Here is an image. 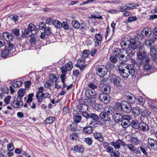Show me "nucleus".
Returning a JSON list of instances; mask_svg holds the SVG:
<instances>
[{
	"mask_svg": "<svg viewBox=\"0 0 157 157\" xmlns=\"http://www.w3.org/2000/svg\"><path fill=\"white\" fill-rule=\"evenodd\" d=\"M124 50L116 48L114 51V54L123 62L129 61L131 56H133L135 52V49L137 48V44L135 40H132L127 42L123 41L121 44Z\"/></svg>",
	"mask_w": 157,
	"mask_h": 157,
	"instance_id": "obj_1",
	"label": "nucleus"
},
{
	"mask_svg": "<svg viewBox=\"0 0 157 157\" xmlns=\"http://www.w3.org/2000/svg\"><path fill=\"white\" fill-rule=\"evenodd\" d=\"M128 65L123 62L118 65L119 70L122 76L125 78H127L130 75L129 70L128 67Z\"/></svg>",
	"mask_w": 157,
	"mask_h": 157,
	"instance_id": "obj_2",
	"label": "nucleus"
},
{
	"mask_svg": "<svg viewBox=\"0 0 157 157\" xmlns=\"http://www.w3.org/2000/svg\"><path fill=\"white\" fill-rule=\"evenodd\" d=\"M95 69L97 73L101 77H104L107 72L106 67L103 65L98 66L96 67Z\"/></svg>",
	"mask_w": 157,
	"mask_h": 157,
	"instance_id": "obj_3",
	"label": "nucleus"
},
{
	"mask_svg": "<svg viewBox=\"0 0 157 157\" xmlns=\"http://www.w3.org/2000/svg\"><path fill=\"white\" fill-rule=\"evenodd\" d=\"M100 101L105 104L109 103L110 100V98L109 95L103 93H100L98 97Z\"/></svg>",
	"mask_w": 157,
	"mask_h": 157,
	"instance_id": "obj_4",
	"label": "nucleus"
},
{
	"mask_svg": "<svg viewBox=\"0 0 157 157\" xmlns=\"http://www.w3.org/2000/svg\"><path fill=\"white\" fill-rule=\"evenodd\" d=\"M146 52H138L137 56L138 59L140 61V63L142 62H144L148 60H150V59L146 56Z\"/></svg>",
	"mask_w": 157,
	"mask_h": 157,
	"instance_id": "obj_5",
	"label": "nucleus"
},
{
	"mask_svg": "<svg viewBox=\"0 0 157 157\" xmlns=\"http://www.w3.org/2000/svg\"><path fill=\"white\" fill-rule=\"evenodd\" d=\"M147 143L149 148L154 150H157V141L156 140L152 138H148Z\"/></svg>",
	"mask_w": 157,
	"mask_h": 157,
	"instance_id": "obj_6",
	"label": "nucleus"
},
{
	"mask_svg": "<svg viewBox=\"0 0 157 157\" xmlns=\"http://www.w3.org/2000/svg\"><path fill=\"white\" fill-rule=\"evenodd\" d=\"M111 145L114 147L115 148L119 149L121 147V145L124 147L126 145L125 143L122 140L118 139L116 141H113L111 143Z\"/></svg>",
	"mask_w": 157,
	"mask_h": 157,
	"instance_id": "obj_7",
	"label": "nucleus"
},
{
	"mask_svg": "<svg viewBox=\"0 0 157 157\" xmlns=\"http://www.w3.org/2000/svg\"><path fill=\"white\" fill-rule=\"evenodd\" d=\"M122 111L126 113H129L132 111V107L130 104L126 101L122 102Z\"/></svg>",
	"mask_w": 157,
	"mask_h": 157,
	"instance_id": "obj_8",
	"label": "nucleus"
},
{
	"mask_svg": "<svg viewBox=\"0 0 157 157\" xmlns=\"http://www.w3.org/2000/svg\"><path fill=\"white\" fill-rule=\"evenodd\" d=\"M73 67L72 63L71 62H69L65 66H63L61 69L62 74H66L67 71H71Z\"/></svg>",
	"mask_w": 157,
	"mask_h": 157,
	"instance_id": "obj_9",
	"label": "nucleus"
},
{
	"mask_svg": "<svg viewBox=\"0 0 157 157\" xmlns=\"http://www.w3.org/2000/svg\"><path fill=\"white\" fill-rule=\"evenodd\" d=\"M150 49V54L151 56V59L155 61H157V49L153 46Z\"/></svg>",
	"mask_w": 157,
	"mask_h": 157,
	"instance_id": "obj_10",
	"label": "nucleus"
},
{
	"mask_svg": "<svg viewBox=\"0 0 157 157\" xmlns=\"http://www.w3.org/2000/svg\"><path fill=\"white\" fill-rule=\"evenodd\" d=\"M99 89L101 91V93L109 95L110 93L111 89L110 87L107 85H104L101 86V85H99Z\"/></svg>",
	"mask_w": 157,
	"mask_h": 157,
	"instance_id": "obj_11",
	"label": "nucleus"
},
{
	"mask_svg": "<svg viewBox=\"0 0 157 157\" xmlns=\"http://www.w3.org/2000/svg\"><path fill=\"white\" fill-rule=\"evenodd\" d=\"M96 98L87 97L84 99V102L88 106L93 105L96 102Z\"/></svg>",
	"mask_w": 157,
	"mask_h": 157,
	"instance_id": "obj_12",
	"label": "nucleus"
},
{
	"mask_svg": "<svg viewBox=\"0 0 157 157\" xmlns=\"http://www.w3.org/2000/svg\"><path fill=\"white\" fill-rule=\"evenodd\" d=\"M73 114V120L75 122L78 123L81 122L82 117L79 113L76 111H74Z\"/></svg>",
	"mask_w": 157,
	"mask_h": 157,
	"instance_id": "obj_13",
	"label": "nucleus"
},
{
	"mask_svg": "<svg viewBox=\"0 0 157 157\" xmlns=\"http://www.w3.org/2000/svg\"><path fill=\"white\" fill-rule=\"evenodd\" d=\"M110 78L114 85L117 86L119 85V84L121 81V79L120 78L116 76L113 74L110 75Z\"/></svg>",
	"mask_w": 157,
	"mask_h": 157,
	"instance_id": "obj_14",
	"label": "nucleus"
},
{
	"mask_svg": "<svg viewBox=\"0 0 157 157\" xmlns=\"http://www.w3.org/2000/svg\"><path fill=\"white\" fill-rule=\"evenodd\" d=\"M78 109L81 112H86L88 109V107L84 102L79 101V103L77 105Z\"/></svg>",
	"mask_w": 157,
	"mask_h": 157,
	"instance_id": "obj_15",
	"label": "nucleus"
},
{
	"mask_svg": "<svg viewBox=\"0 0 157 157\" xmlns=\"http://www.w3.org/2000/svg\"><path fill=\"white\" fill-rule=\"evenodd\" d=\"M86 64H85V60L84 59H79L76 65L77 67H79L81 70H82L86 67Z\"/></svg>",
	"mask_w": 157,
	"mask_h": 157,
	"instance_id": "obj_16",
	"label": "nucleus"
},
{
	"mask_svg": "<svg viewBox=\"0 0 157 157\" xmlns=\"http://www.w3.org/2000/svg\"><path fill=\"white\" fill-rule=\"evenodd\" d=\"M128 67L129 70V73L132 77H135L137 74V71L136 69L133 66L129 65H128Z\"/></svg>",
	"mask_w": 157,
	"mask_h": 157,
	"instance_id": "obj_17",
	"label": "nucleus"
},
{
	"mask_svg": "<svg viewBox=\"0 0 157 157\" xmlns=\"http://www.w3.org/2000/svg\"><path fill=\"white\" fill-rule=\"evenodd\" d=\"M96 93L94 90L88 89L86 90L85 95L86 97L96 98Z\"/></svg>",
	"mask_w": 157,
	"mask_h": 157,
	"instance_id": "obj_18",
	"label": "nucleus"
},
{
	"mask_svg": "<svg viewBox=\"0 0 157 157\" xmlns=\"http://www.w3.org/2000/svg\"><path fill=\"white\" fill-rule=\"evenodd\" d=\"M150 60H148L144 62H142L141 63H144L143 65V68L144 71L146 72L149 71L152 68V66L149 64V61Z\"/></svg>",
	"mask_w": 157,
	"mask_h": 157,
	"instance_id": "obj_19",
	"label": "nucleus"
},
{
	"mask_svg": "<svg viewBox=\"0 0 157 157\" xmlns=\"http://www.w3.org/2000/svg\"><path fill=\"white\" fill-rule=\"evenodd\" d=\"M95 138L101 142L104 140V137L101 133L99 132H95L93 134Z\"/></svg>",
	"mask_w": 157,
	"mask_h": 157,
	"instance_id": "obj_20",
	"label": "nucleus"
},
{
	"mask_svg": "<svg viewBox=\"0 0 157 157\" xmlns=\"http://www.w3.org/2000/svg\"><path fill=\"white\" fill-rule=\"evenodd\" d=\"M113 118L116 122H119L122 121L123 116L120 113H116L113 114Z\"/></svg>",
	"mask_w": 157,
	"mask_h": 157,
	"instance_id": "obj_21",
	"label": "nucleus"
},
{
	"mask_svg": "<svg viewBox=\"0 0 157 157\" xmlns=\"http://www.w3.org/2000/svg\"><path fill=\"white\" fill-rule=\"evenodd\" d=\"M2 36L4 39L7 41H10L12 40L13 37L12 34H10L9 33L5 32L3 33Z\"/></svg>",
	"mask_w": 157,
	"mask_h": 157,
	"instance_id": "obj_22",
	"label": "nucleus"
},
{
	"mask_svg": "<svg viewBox=\"0 0 157 157\" xmlns=\"http://www.w3.org/2000/svg\"><path fill=\"white\" fill-rule=\"evenodd\" d=\"M23 105V102L19 100H15L13 101L11 104V105L14 108H19L21 106Z\"/></svg>",
	"mask_w": 157,
	"mask_h": 157,
	"instance_id": "obj_23",
	"label": "nucleus"
},
{
	"mask_svg": "<svg viewBox=\"0 0 157 157\" xmlns=\"http://www.w3.org/2000/svg\"><path fill=\"white\" fill-rule=\"evenodd\" d=\"M104 148L106 150V151L109 153H112L113 150V148L109 146L108 143L104 142L103 143Z\"/></svg>",
	"mask_w": 157,
	"mask_h": 157,
	"instance_id": "obj_24",
	"label": "nucleus"
},
{
	"mask_svg": "<svg viewBox=\"0 0 157 157\" xmlns=\"http://www.w3.org/2000/svg\"><path fill=\"white\" fill-rule=\"evenodd\" d=\"M99 116L101 118L106 121H108L110 120V116L109 114L105 112L101 113L99 114Z\"/></svg>",
	"mask_w": 157,
	"mask_h": 157,
	"instance_id": "obj_25",
	"label": "nucleus"
},
{
	"mask_svg": "<svg viewBox=\"0 0 157 157\" xmlns=\"http://www.w3.org/2000/svg\"><path fill=\"white\" fill-rule=\"evenodd\" d=\"M139 128L143 131H146L149 130L148 126L145 123L142 122L140 123Z\"/></svg>",
	"mask_w": 157,
	"mask_h": 157,
	"instance_id": "obj_26",
	"label": "nucleus"
},
{
	"mask_svg": "<svg viewBox=\"0 0 157 157\" xmlns=\"http://www.w3.org/2000/svg\"><path fill=\"white\" fill-rule=\"evenodd\" d=\"M5 48L11 52L14 49V47L13 44L10 41H7L5 46Z\"/></svg>",
	"mask_w": 157,
	"mask_h": 157,
	"instance_id": "obj_27",
	"label": "nucleus"
},
{
	"mask_svg": "<svg viewBox=\"0 0 157 157\" xmlns=\"http://www.w3.org/2000/svg\"><path fill=\"white\" fill-rule=\"evenodd\" d=\"M140 123L136 120H132L131 123V124L132 127L135 129H138L139 128Z\"/></svg>",
	"mask_w": 157,
	"mask_h": 157,
	"instance_id": "obj_28",
	"label": "nucleus"
},
{
	"mask_svg": "<svg viewBox=\"0 0 157 157\" xmlns=\"http://www.w3.org/2000/svg\"><path fill=\"white\" fill-rule=\"evenodd\" d=\"M71 24L73 27L76 29H78L80 27V23L78 20H73L72 21Z\"/></svg>",
	"mask_w": 157,
	"mask_h": 157,
	"instance_id": "obj_29",
	"label": "nucleus"
},
{
	"mask_svg": "<svg viewBox=\"0 0 157 157\" xmlns=\"http://www.w3.org/2000/svg\"><path fill=\"white\" fill-rule=\"evenodd\" d=\"M25 90L24 89H20L17 92L18 96L17 97V100H20L23 97L25 94Z\"/></svg>",
	"mask_w": 157,
	"mask_h": 157,
	"instance_id": "obj_30",
	"label": "nucleus"
},
{
	"mask_svg": "<svg viewBox=\"0 0 157 157\" xmlns=\"http://www.w3.org/2000/svg\"><path fill=\"white\" fill-rule=\"evenodd\" d=\"M83 130L85 133L89 134L92 132L93 129L91 126H88L84 127Z\"/></svg>",
	"mask_w": 157,
	"mask_h": 157,
	"instance_id": "obj_31",
	"label": "nucleus"
},
{
	"mask_svg": "<svg viewBox=\"0 0 157 157\" xmlns=\"http://www.w3.org/2000/svg\"><path fill=\"white\" fill-rule=\"evenodd\" d=\"M132 112L134 114L138 115L141 114L142 110L141 109L138 107H134L132 109Z\"/></svg>",
	"mask_w": 157,
	"mask_h": 157,
	"instance_id": "obj_32",
	"label": "nucleus"
},
{
	"mask_svg": "<svg viewBox=\"0 0 157 157\" xmlns=\"http://www.w3.org/2000/svg\"><path fill=\"white\" fill-rule=\"evenodd\" d=\"M55 120V118L52 117H49L47 118L44 121L46 124H50L52 123Z\"/></svg>",
	"mask_w": 157,
	"mask_h": 157,
	"instance_id": "obj_33",
	"label": "nucleus"
},
{
	"mask_svg": "<svg viewBox=\"0 0 157 157\" xmlns=\"http://www.w3.org/2000/svg\"><path fill=\"white\" fill-rule=\"evenodd\" d=\"M130 141L135 145H137L139 144L140 142V140L132 136L130 138Z\"/></svg>",
	"mask_w": 157,
	"mask_h": 157,
	"instance_id": "obj_34",
	"label": "nucleus"
},
{
	"mask_svg": "<svg viewBox=\"0 0 157 157\" xmlns=\"http://www.w3.org/2000/svg\"><path fill=\"white\" fill-rule=\"evenodd\" d=\"M103 106L102 105L99 104H95L94 106H93V109L98 111H101L102 110Z\"/></svg>",
	"mask_w": 157,
	"mask_h": 157,
	"instance_id": "obj_35",
	"label": "nucleus"
},
{
	"mask_svg": "<svg viewBox=\"0 0 157 157\" xmlns=\"http://www.w3.org/2000/svg\"><path fill=\"white\" fill-rule=\"evenodd\" d=\"M90 118L92 119L93 121L96 122L99 121V118L98 116L94 113H90Z\"/></svg>",
	"mask_w": 157,
	"mask_h": 157,
	"instance_id": "obj_36",
	"label": "nucleus"
},
{
	"mask_svg": "<svg viewBox=\"0 0 157 157\" xmlns=\"http://www.w3.org/2000/svg\"><path fill=\"white\" fill-rule=\"evenodd\" d=\"M124 98L126 100H129L130 101L129 102L131 103H134L135 101V98L132 94H131V95H129V96H127Z\"/></svg>",
	"mask_w": 157,
	"mask_h": 157,
	"instance_id": "obj_37",
	"label": "nucleus"
},
{
	"mask_svg": "<svg viewBox=\"0 0 157 157\" xmlns=\"http://www.w3.org/2000/svg\"><path fill=\"white\" fill-rule=\"evenodd\" d=\"M141 33L143 36H149L150 33L149 29L147 28H146L143 29L141 31Z\"/></svg>",
	"mask_w": 157,
	"mask_h": 157,
	"instance_id": "obj_38",
	"label": "nucleus"
},
{
	"mask_svg": "<svg viewBox=\"0 0 157 157\" xmlns=\"http://www.w3.org/2000/svg\"><path fill=\"white\" fill-rule=\"evenodd\" d=\"M57 78L54 74L50 75L48 80L50 81L52 84H54V82H55Z\"/></svg>",
	"mask_w": 157,
	"mask_h": 157,
	"instance_id": "obj_39",
	"label": "nucleus"
},
{
	"mask_svg": "<svg viewBox=\"0 0 157 157\" xmlns=\"http://www.w3.org/2000/svg\"><path fill=\"white\" fill-rule=\"evenodd\" d=\"M33 31L30 30L28 28L25 29L24 33L25 35L27 37H30L32 36Z\"/></svg>",
	"mask_w": 157,
	"mask_h": 157,
	"instance_id": "obj_40",
	"label": "nucleus"
},
{
	"mask_svg": "<svg viewBox=\"0 0 157 157\" xmlns=\"http://www.w3.org/2000/svg\"><path fill=\"white\" fill-rule=\"evenodd\" d=\"M90 53V51L89 50H85L81 52L82 58L84 59L87 57L89 55Z\"/></svg>",
	"mask_w": 157,
	"mask_h": 157,
	"instance_id": "obj_41",
	"label": "nucleus"
},
{
	"mask_svg": "<svg viewBox=\"0 0 157 157\" xmlns=\"http://www.w3.org/2000/svg\"><path fill=\"white\" fill-rule=\"evenodd\" d=\"M127 4H123L121 6H120V8L121 9L120 11L122 12H127L128 9Z\"/></svg>",
	"mask_w": 157,
	"mask_h": 157,
	"instance_id": "obj_42",
	"label": "nucleus"
},
{
	"mask_svg": "<svg viewBox=\"0 0 157 157\" xmlns=\"http://www.w3.org/2000/svg\"><path fill=\"white\" fill-rule=\"evenodd\" d=\"M78 136L77 133L75 132H73L70 135V139L73 141H75L77 139Z\"/></svg>",
	"mask_w": 157,
	"mask_h": 157,
	"instance_id": "obj_43",
	"label": "nucleus"
},
{
	"mask_svg": "<svg viewBox=\"0 0 157 157\" xmlns=\"http://www.w3.org/2000/svg\"><path fill=\"white\" fill-rule=\"evenodd\" d=\"M143 37L144 36L141 33H138L135 36V40L139 42L143 38Z\"/></svg>",
	"mask_w": 157,
	"mask_h": 157,
	"instance_id": "obj_44",
	"label": "nucleus"
},
{
	"mask_svg": "<svg viewBox=\"0 0 157 157\" xmlns=\"http://www.w3.org/2000/svg\"><path fill=\"white\" fill-rule=\"evenodd\" d=\"M113 110L112 107L107 106L105 108V110L107 113L112 115L113 113Z\"/></svg>",
	"mask_w": 157,
	"mask_h": 157,
	"instance_id": "obj_45",
	"label": "nucleus"
},
{
	"mask_svg": "<svg viewBox=\"0 0 157 157\" xmlns=\"http://www.w3.org/2000/svg\"><path fill=\"white\" fill-rule=\"evenodd\" d=\"M74 150L76 152H82L84 151V147L83 146H75L74 148Z\"/></svg>",
	"mask_w": 157,
	"mask_h": 157,
	"instance_id": "obj_46",
	"label": "nucleus"
},
{
	"mask_svg": "<svg viewBox=\"0 0 157 157\" xmlns=\"http://www.w3.org/2000/svg\"><path fill=\"white\" fill-rule=\"evenodd\" d=\"M22 81H15L13 83V86L15 88L20 87L22 85Z\"/></svg>",
	"mask_w": 157,
	"mask_h": 157,
	"instance_id": "obj_47",
	"label": "nucleus"
},
{
	"mask_svg": "<svg viewBox=\"0 0 157 157\" xmlns=\"http://www.w3.org/2000/svg\"><path fill=\"white\" fill-rule=\"evenodd\" d=\"M80 27H81L80 29L83 31L87 30V27L86 24L83 21L81 23Z\"/></svg>",
	"mask_w": 157,
	"mask_h": 157,
	"instance_id": "obj_48",
	"label": "nucleus"
},
{
	"mask_svg": "<svg viewBox=\"0 0 157 157\" xmlns=\"http://www.w3.org/2000/svg\"><path fill=\"white\" fill-rule=\"evenodd\" d=\"M128 9L129 10H132L136 8V6H139V5L137 4H134L132 3L127 4Z\"/></svg>",
	"mask_w": 157,
	"mask_h": 157,
	"instance_id": "obj_49",
	"label": "nucleus"
},
{
	"mask_svg": "<svg viewBox=\"0 0 157 157\" xmlns=\"http://www.w3.org/2000/svg\"><path fill=\"white\" fill-rule=\"evenodd\" d=\"M53 24L55 27L57 29L60 28L61 22L58 20H56L53 21Z\"/></svg>",
	"mask_w": 157,
	"mask_h": 157,
	"instance_id": "obj_50",
	"label": "nucleus"
},
{
	"mask_svg": "<svg viewBox=\"0 0 157 157\" xmlns=\"http://www.w3.org/2000/svg\"><path fill=\"white\" fill-rule=\"evenodd\" d=\"M113 56H111L110 58V59L111 62L113 64L117 63L118 61V59L116 57H117L114 54V52H113Z\"/></svg>",
	"mask_w": 157,
	"mask_h": 157,
	"instance_id": "obj_51",
	"label": "nucleus"
},
{
	"mask_svg": "<svg viewBox=\"0 0 157 157\" xmlns=\"http://www.w3.org/2000/svg\"><path fill=\"white\" fill-rule=\"evenodd\" d=\"M131 119V117L128 115H124L123 116L122 121H130Z\"/></svg>",
	"mask_w": 157,
	"mask_h": 157,
	"instance_id": "obj_52",
	"label": "nucleus"
},
{
	"mask_svg": "<svg viewBox=\"0 0 157 157\" xmlns=\"http://www.w3.org/2000/svg\"><path fill=\"white\" fill-rule=\"evenodd\" d=\"M10 52V51L8 50L7 49H6L5 48L2 51V56L3 57H6L7 56L9 55V52Z\"/></svg>",
	"mask_w": 157,
	"mask_h": 157,
	"instance_id": "obj_53",
	"label": "nucleus"
},
{
	"mask_svg": "<svg viewBox=\"0 0 157 157\" xmlns=\"http://www.w3.org/2000/svg\"><path fill=\"white\" fill-rule=\"evenodd\" d=\"M136 102L139 104L143 105L144 104V99L143 97L140 96L136 99Z\"/></svg>",
	"mask_w": 157,
	"mask_h": 157,
	"instance_id": "obj_54",
	"label": "nucleus"
},
{
	"mask_svg": "<svg viewBox=\"0 0 157 157\" xmlns=\"http://www.w3.org/2000/svg\"><path fill=\"white\" fill-rule=\"evenodd\" d=\"M122 121V125L124 128H127L131 124V123L130 121Z\"/></svg>",
	"mask_w": 157,
	"mask_h": 157,
	"instance_id": "obj_55",
	"label": "nucleus"
},
{
	"mask_svg": "<svg viewBox=\"0 0 157 157\" xmlns=\"http://www.w3.org/2000/svg\"><path fill=\"white\" fill-rule=\"evenodd\" d=\"M53 85V84L48 80L45 83L44 86L46 88H50Z\"/></svg>",
	"mask_w": 157,
	"mask_h": 157,
	"instance_id": "obj_56",
	"label": "nucleus"
},
{
	"mask_svg": "<svg viewBox=\"0 0 157 157\" xmlns=\"http://www.w3.org/2000/svg\"><path fill=\"white\" fill-rule=\"evenodd\" d=\"M61 27L65 29H69V26L66 22H63L61 24L60 28Z\"/></svg>",
	"mask_w": 157,
	"mask_h": 157,
	"instance_id": "obj_57",
	"label": "nucleus"
},
{
	"mask_svg": "<svg viewBox=\"0 0 157 157\" xmlns=\"http://www.w3.org/2000/svg\"><path fill=\"white\" fill-rule=\"evenodd\" d=\"M125 146H127L128 147V148L130 150L132 151H135V147H134V145L132 144H126Z\"/></svg>",
	"mask_w": 157,
	"mask_h": 157,
	"instance_id": "obj_58",
	"label": "nucleus"
},
{
	"mask_svg": "<svg viewBox=\"0 0 157 157\" xmlns=\"http://www.w3.org/2000/svg\"><path fill=\"white\" fill-rule=\"evenodd\" d=\"M115 106L116 108L119 111H122L123 108L122 103H120L119 102H117L115 105Z\"/></svg>",
	"mask_w": 157,
	"mask_h": 157,
	"instance_id": "obj_59",
	"label": "nucleus"
},
{
	"mask_svg": "<svg viewBox=\"0 0 157 157\" xmlns=\"http://www.w3.org/2000/svg\"><path fill=\"white\" fill-rule=\"evenodd\" d=\"M12 34L13 35H15L16 36H18L20 35L19 29H16L12 30Z\"/></svg>",
	"mask_w": 157,
	"mask_h": 157,
	"instance_id": "obj_60",
	"label": "nucleus"
},
{
	"mask_svg": "<svg viewBox=\"0 0 157 157\" xmlns=\"http://www.w3.org/2000/svg\"><path fill=\"white\" fill-rule=\"evenodd\" d=\"M51 28L50 27H47L45 28L44 29V32L45 34L47 36L49 35L52 33V32L50 30Z\"/></svg>",
	"mask_w": 157,
	"mask_h": 157,
	"instance_id": "obj_61",
	"label": "nucleus"
},
{
	"mask_svg": "<svg viewBox=\"0 0 157 157\" xmlns=\"http://www.w3.org/2000/svg\"><path fill=\"white\" fill-rule=\"evenodd\" d=\"M112 153L111 154V157H118L120 153L118 151H116L115 150L114 151H113Z\"/></svg>",
	"mask_w": 157,
	"mask_h": 157,
	"instance_id": "obj_62",
	"label": "nucleus"
},
{
	"mask_svg": "<svg viewBox=\"0 0 157 157\" xmlns=\"http://www.w3.org/2000/svg\"><path fill=\"white\" fill-rule=\"evenodd\" d=\"M85 141L89 146L91 145L93 142V140L92 139L88 137L86 138L85 140Z\"/></svg>",
	"mask_w": 157,
	"mask_h": 157,
	"instance_id": "obj_63",
	"label": "nucleus"
},
{
	"mask_svg": "<svg viewBox=\"0 0 157 157\" xmlns=\"http://www.w3.org/2000/svg\"><path fill=\"white\" fill-rule=\"evenodd\" d=\"M149 39L152 43H154L157 40L156 37L154 35H150L149 36Z\"/></svg>",
	"mask_w": 157,
	"mask_h": 157,
	"instance_id": "obj_64",
	"label": "nucleus"
}]
</instances>
